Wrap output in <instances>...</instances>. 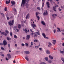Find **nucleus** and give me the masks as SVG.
<instances>
[{
  "mask_svg": "<svg viewBox=\"0 0 64 64\" xmlns=\"http://www.w3.org/2000/svg\"><path fill=\"white\" fill-rule=\"evenodd\" d=\"M29 1H30V0H22V3L21 4V7H24L25 4L26 3V6L28 8L27 6H29L28 3H29Z\"/></svg>",
  "mask_w": 64,
  "mask_h": 64,
  "instance_id": "obj_1",
  "label": "nucleus"
},
{
  "mask_svg": "<svg viewBox=\"0 0 64 64\" xmlns=\"http://www.w3.org/2000/svg\"><path fill=\"white\" fill-rule=\"evenodd\" d=\"M14 20H12V21H11L9 22L8 24L10 26H12L14 24Z\"/></svg>",
  "mask_w": 64,
  "mask_h": 64,
  "instance_id": "obj_2",
  "label": "nucleus"
},
{
  "mask_svg": "<svg viewBox=\"0 0 64 64\" xmlns=\"http://www.w3.org/2000/svg\"><path fill=\"white\" fill-rule=\"evenodd\" d=\"M58 7V6H57V5H56V4L55 7H53V9L54 11H55V12H56V7Z\"/></svg>",
  "mask_w": 64,
  "mask_h": 64,
  "instance_id": "obj_3",
  "label": "nucleus"
},
{
  "mask_svg": "<svg viewBox=\"0 0 64 64\" xmlns=\"http://www.w3.org/2000/svg\"><path fill=\"white\" fill-rule=\"evenodd\" d=\"M32 27H33V28H34V29H35V27H37V26H36V25L35 24H33L32 23Z\"/></svg>",
  "mask_w": 64,
  "mask_h": 64,
  "instance_id": "obj_4",
  "label": "nucleus"
},
{
  "mask_svg": "<svg viewBox=\"0 0 64 64\" xmlns=\"http://www.w3.org/2000/svg\"><path fill=\"white\" fill-rule=\"evenodd\" d=\"M46 12H44L43 14L44 16H46V15H48V11L47 10H46Z\"/></svg>",
  "mask_w": 64,
  "mask_h": 64,
  "instance_id": "obj_5",
  "label": "nucleus"
},
{
  "mask_svg": "<svg viewBox=\"0 0 64 64\" xmlns=\"http://www.w3.org/2000/svg\"><path fill=\"white\" fill-rule=\"evenodd\" d=\"M46 5L48 6V8H50V4H49V2H46Z\"/></svg>",
  "mask_w": 64,
  "mask_h": 64,
  "instance_id": "obj_6",
  "label": "nucleus"
},
{
  "mask_svg": "<svg viewBox=\"0 0 64 64\" xmlns=\"http://www.w3.org/2000/svg\"><path fill=\"white\" fill-rule=\"evenodd\" d=\"M36 15L37 18L38 19V20L39 21V20H40V17L39 16H38V15L37 12H36Z\"/></svg>",
  "mask_w": 64,
  "mask_h": 64,
  "instance_id": "obj_7",
  "label": "nucleus"
},
{
  "mask_svg": "<svg viewBox=\"0 0 64 64\" xmlns=\"http://www.w3.org/2000/svg\"><path fill=\"white\" fill-rule=\"evenodd\" d=\"M30 38V35H28L26 36V40H29Z\"/></svg>",
  "mask_w": 64,
  "mask_h": 64,
  "instance_id": "obj_8",
  "label": "nucleus"
},
{
  "mask_svg": "<svg viewBox=\"0 0 64 64\" xmlns=\"http://www.w3.org/2000/svg\"><path fill=\"white\" fill-rule=\"evenodd\" d=\"M13 10L14 11H15V12L14 13V15H16V14H17V10H16V9L15 8H13Z\"/></svg>",
  "mask_w": 64,
  "mask_h": 64,
  "instance_id": "obj_9",
  "label": "nucleus"
},
{
  "mask_svg": "<svg viewBox=\"0 0 64 64\" xmlns=\"http://www.w3.org/2000/svg\"><path fill=\"white\" fill-rule=\"evenodd\" d=\"M7 44V42L6 40H4V46H6Z\"/></svg>",
  "mask_w": 64,
  "mask_h": 64,
  "instance_id": "obj_10",
  "label": "nucleus"
},
{
  "mask_svg": "<svg viewBox=\"0 0 64 64\" xmlns=\"http://www.w3.org/2000/svg\"><path fill=\"white\" fill-rule=\"evenodd\" d=\"M25 53L26 54H28H28H30V52L28 51H25Z\"/></svg>",
  "mask_w": 64,
  "mask_h": 64,
  "instance_id": "obj_11",
  "label": "nucleus"
},
{
  "mask_svg": "<svg viewBox=\"0 0 64 64\" xmlns=\"http://www.w3.org/2000/svg\"><path fill=\"white\" fill-rule=\"evenodd\" d=\"M29 16V14H28L26 16V19H29L30 18V17Z\"/></svg>",
  "mask_w": 64,
  "mask_h": 64,
  "instance_id": "obj_12",
  "label": "nucleus"
},
{
  "mask_svg": "<svg viewBox=\"0 0 64 64\" xmlns=\"http://www.w3.org/2000/svg\"><path fill=\"white\" fill-rule=\"evenodd\" d=\"M48 47H51L52 46V44L51 42H49L48 43Z\"/></svg>",
  "mask_w": 64,
  "mask_h": 64,
  "instance_id": "obj_13",
  "label": "nucleus"
},
{
  "mask_svg": "<svg viewBox=\"0 0 64 64\" xmlns=\"http://www.w3.org/2000/svg\"><path fill=\"white\" fill-rule=\"evenodd\" d=\"M25 58L27 61H29V58H28V56H27L25 57Z\"/></svg>",
  "mask_w": 64,
  "mask_h": 64,
  "instance_id": "obj_14",
  "label": "nucleus"
},
{
  "mask_svg": "<svg viewBox=\"0 0 64 64\" xmlns=\"http://www.w3.org/2000/svg\"><path fill=\"white\" fill-rule=\"evenodd\" d=\"M7 56H8V58H9V59H10V58H11V55L10 54H7Z\"/></svg>",
  "mask_w": 64,
  "mask_h": 64,
  "instance_id": "obj_15",
  "label": "nucleus"
},
{
  "mask_svg": "<svg viewBox=\"0 0 64 64\" xmlns=\"http://www.w3.org/2000/svg\"><path fill=\"white\" fill-rule=\"evenodd\" d=\"M38 32H36V33L38 35H40V32H39L38 30Z\"/></svg>",
  "mask_w": 64,
  "mask_h": 64,
  "instance_id": "obj_16",
  "label": "nucleus"
},
{
  "mask_svg": "<svg viewBox=\"0 0 64 64\" xmlns=\"http://www.w3.org/2000/svg\"><path fill=\"white\" fill-rule=\"evenodd\" d=\"M10 0H9L8 2V1H6V4L7 5H8V4H9V3H10Z\"/></svg>",
  "mask_w": 64,
  "mask_h": 64,
  "instance_id": "obj_17",
  "label": "nucleus"
},
{
  "mask_svg": "<svg viewBox=\"0 0 64 64\" xmlns=\"http://www.w3.org/2000/svg\"><path fill=\"white\" fill-rule=\"evenodd\" d=\"M46 53L47 54H50V52L49 50H47L46 51Z\"/></svg>",
  "mask_w": 64,
  "mask_h": 64,
  "instance_id": "obj_18",
  "label": "nucleus"
},
{
  "mask_svg": "<svg viewBox=\"0 0 64 64\" xmlns=\"http://www.w3.org/2000/svg\"><path fill=\"white\" fill-rule=\"evenodd\" d=\"M53 42L52 43L54 44V45H55L56 42V40H53Z\"/></svg>",
  "mask_w": 64,
  "mask_h": 64,
  "instance_id": "obj_19",
  "label": "nucleus"
},
{
  "mask_svg": "<svg viewBox=\"0 0 64 64\" xmlns=\"http://www.w3.org/2000/svg\"><path fill=\"white\" fill-rule=\"evenodd\" d=\"M42 36L43 37H44V39H46V34H45L44 33L42 34Z\"/></svg>",
  "mask_w": 64,
  "mask_h": 64,
  "instance_id": "obj_20",
  "label": "nucleus"
},
{
  "mask_svg": "<svg viewBox=\"0 0 64 64\" xmlns=\"http://www.w3.org/2000/svg\"><path fill=\"white\" fill-rule=\"evenodd\" d=\"M11 3L12 5H15V2L14 1H12L11 2Z\"/></svg>",
  "mask_w": 64,
  "mask_h": 64,
  "instance_id": "obj_21",
  "label": "nucleus"
},
{
  "mask_svg": "<svg viewBox=\"0 0 64 64\" xmlns=\"http://www.w3.org/2000/svg\"><path fill=\"white\" fill-rule=\"evenodd\" d=\"M42 24L43 25H45V23L44 22V21H42Z\"/></svg>",
  "mask_w": 64,
  "mask_h": 64,
  "instance_id": "obj_22",
  "label": "nucleus"
},
{
  "mask_svg": "<svg viewBox=\"0 0 64 64\" xmlns=\"http://www.w3.org/2000/svg\"><path fill=\"white\" fill-rule=\"evenodd\" d=\"M18 27L19 29H20L21 28V25L20 24H18Z\"/></svg>",
  "mask_w": 64,
  "mask_h": 64,
  "instance_id": "obj_23",
  "label": "nucleus"
},
{
  "mask_svg": "<svg viewBox=\"0 0 64 64\" xmlns=\"http://www.w3.org/2000/svg\"><path fill=\"white\" fill-rule=\"evenodd\" d=\"M26 34H27V32H29V30H27V29L26 28Z\"/></svg>",
  "mask_w": 64,
  "mask_h": 64,
  "instance_id": "obj_24",
  "label": "nucleus"
},
{
  "mask_svg": "<svg viewBox=\"0 0 64 64\" xmlns=\"http://www.w3.org/2000/svg\"><path fill=\"white\" fill-rule=\"evenodd\" d=\"M60 52L62 54H64V51H62L61 50H60Z\"/></svg>",
  "mask_w": 64,
  "mask_h": 64,
  "instance_id": "obj_25",
  "label": "nucleus"
},
{
  "mask_svg": "<svg viewBox=\"0 0 64 64\" xmlns=\"http://www.w3.org/2000/svg\"><path fill=\"white\" fill-rule=\"evenodd\" d=\"M49 58L51 59H53V58L51 56H49Z\"/></svg>",
  "mask_w": 64,
  "mask_h": 64,
  "instance_id": "obj_26",
  "label": "nucleus"
},
{
  "mask_svg": "<svg viewBox=\"0 0 64 64\" xmlns=\"http://www.w3.org/2000/svg\"><path fill=\"white\" fill-rule=\"evenodd\" d=\"M61 60L63 61L64 64V58H61Z\"/></svg>",
  "mask_w": 64,
  "mask_h": 64,
  "instance_id": "obj_27",
  "label": "nucleus"
},
{
  "mask_svg": "<svg viewBox=\"0 0 64 64\" xmlns=\"http://www.w3.org/2000/svg\"><path fill=\"white\" fill-rule=\"evenodd\" d=\"M25 45L26 47H28V46H29V44H28V43H26Z\"/></svg>",
  "mask_w": 64,
  "mask_h": 64,
  "instance_id": "obj_28",
  "label": "nucleus"
},
{
  "mask_svg": "<svg viewBox=\"0 0 64 64\" xmlns=\"http://www.w3.org/2000/svg\"><path fill=\"white\" fill-rule=\"evenodd\" d=\"M7 40H11V38H9L8 37H7Z\"/></svg>",
  "mask_w": 64,
  "mask_h": 64,
  "instance_id": "obj_29",
  "label": "nucleus"
},
{
  "mask_svg": "<svg viewBox=\"0 0 64 64\" xmlns=\"http://www.w3.org/2000/svg\"><path fill=\"white\" fill-rule=\"evenodd\" d=\"M0 13L1 14L2 17H5V15H4V14H3L2 13H1L0 12Z\"/></svg>",
  "mask_w": 64,
  "mask_h": 64,
  "instance_id": "obj_30",
  "label": "nucleus"
},
{
  "mask_svg": "<svg viewBox=\"0 0 64 64\" xmlns=\"http://www.w3.org/2000/svg\"><path fill=\"white\" fill-rule=\"evenodd\" d=\"M45 59L46 61H48V58L47 57L46 58H44Z\"/></svg>",
  "mask_w": 64,
  "mask_h": 64,
  "instance_id": "obj_31",
  "label": "nucleus"
},
{
  "mask_svg": "<svg viewBox=\"0 0 64 64\" xmlns=\"http://www.w3.org/2000/svg\"><path fill=\"white\" fill-rule=\"evenodd\" d=\"M14 38H15L16 39H17L18 38L17 36L16 35H15L14 36Z\"/></svg>",
  "mask_w": 64,
  "mask_h": 64,
  "instance_id": "obj_32",
  "label": "nucleus"
},
{
  "mask_svg": "<svg viewBox=\"0 0 64 64\" xmlns=\"http://www.w3.org/2000/svg\"><path fill=\"white\" fill-rule=\"evenodd\" d=\"M1 49L3 51H5V48L3 47H2L1 48Z\"/></svg>",
  "mask_w": 64,
  "mask_h": 64,
  "instance_id": "obj_33",
  "label": "nucleus"
},
{
  "mask_svg": "<svg viewBox=\"0 0 64 64\" xmlns=\"http://www.w3.org/2000/svg\"><path fill=\"white\" fill-rule=\"evenodd\" d=\"M48 63H50V64H51L52 63V61L51 60H49L48 61Z\"/></svg>",
  "mask_w": 64,
  "mask_h": 64,
  "instance_id": "obj_34",
  "label": "nucleus"
},
{
  "mask_svg": "<svg viewBox=\"0 0 64 64\" xmlns=\"http://www.w3.org/2000/svg\"><path fill=\"white\" fill-rule=\"evenodd\" d=\"M34 34L35 35L34 36V37H37V36H38L35 33H34Z\"/></svg>",
  "mask_w": 64,
  "mask_h": 64,
  "instance_id": "obj_35",
  "label": "nucleus"
},
{
  "mask_svg": "<svg viewBox=\"0 0 64 64\" xmlns=\"http://www.w3.org/2000/svg\"><path fill=\"white\" fill-rule=\"evenodd\" d=\"M40 64H47L46 63H45L44 62H41Z\"/></svg>",
  "mask_w": 64,
  "mask_h": 64,
  "instance_id": "obj_36",
  "label": "nucleus"
},
{
  "mask_svg": "<svg viewBox=\"0 0 64 64\" xmlns=\"http://www.w3.org/2000/svg\"><path fill=\"white\" fill-rule=\"evenodd\" d=\"M57 29H58V30H59V31H60V32H61V31L60 30V28H57Z\"/></svg>",
  "mask_w": 64,
  "mask_h": 64,
  "instance_id": "obj_37",
  "label": "nucleus"
},
{
  "mask_svg": "<svg viewBox=\"0 0 64 64\" xmlns=\"http://www.w3.org/2000/svg\"><path fill=\"white\" fill-rule=\"evenodd\" d=\"M6 32L7 34H9V31H8L6 30Z\"/></svg>",
  "mask_w": 64,
  "mask_h": 64,
  "instance_id": "obj_38",
  "label": "nucleus"
},
{
  "mask_svg": "<svg viewBox=\"0 0 64 64\" xmlns=\"http://www.w3.org/2000/svg\"><path fill=\"white\" fill-rule=\"evenodd\" d=\"M38 42V40H35L34 41V42Z\"/></svg>",
  "mask_w": 64,
  "mask_h": 64,
  "instance_id": "obj_39",
  "label": "nucleus"
},
{
  "mask_svg": "<svg viewBox=\"0 0 64 64\" xmlns=\"http://www.w3.org/2000/svg\"><path fill=\"white\" fill-rule=\"evenodd\" d=\"M4 10L5 11H7V8H5Z\"/></svg>",
  "mask_w": 64,
  "mask_h": 64,
  "instance_id": "obj_40",
  "label": "nucleus"
},
{
  "mask_svg": "<svg viewBox=\"0 0 64 64\" xmlns=\"http://www.w3.org/2000/svg\"><path fill=\"white\" fill-rule=\"evenodd\" d=\"M37 9L38 10H40V8L39 7H38L37 8Z\"/></svg>",
  "mask_w": 64,
  "mask_h": 64,
  "instance_id": "obj_41",
  "label": "nucleus"
},
{
  "mask_svg": "<svg viewBox=\"0 0 64 64\" xmlns=\"http://www.w3.org/2000/svg\"><path fill=\"white\" fill-rule=\"evenodd\" d=\"M54 33H56V30H54Z\"/></svg>",
  "mask_w": 64,
  "mask_h": 64,
  "instance_id": "obj_42",
  "label": "nucleus"
},
{
  "mask_svg": "<svg viewBox=\"0 0 64 64\" xmlns=\"http://www.w3.org/2000/svg\"><path fill=\"white\" fill-rule=\"evenodd\" d=\"M10 35L11 36H12L13 35V33L12 32H11L10 33Z\"/></svg>",
  "mask_w": 64,
  "mask_h": 64,
  "instance_id": "obj_43",
  "label": "nucleus"
},
{
  "mask_svg": "<svg viewBox=\"0 0 64 64\" xmlns=\"http://www.w3.org/2000/svg\"><path fill=\"white\" fill-rule=\"evenodd\" d=\"M16 27L15 26H14V30H16Z\"/></svg>",
  "mask_w": 64,
  "mask_h": 64,
  "instance_id": "obj_44",
  "label": "nucleus"
},
{
  "mask_svg": "<svg viewBox=\"0 0 64 64\" xmlns=\"http://www.w3.org/2000/svg\"><path fill=\"white\" fill-rule=\"evenodd\" d=\"M7 35V34L5 32L4 34V35H5L6 36Z\"/></svg>",
  "mask_w": 64,
  "mask_h": 64,
  "instance_id": "obj_45",
  "label": "nucleus"
},
{
  "mask_svg": "<svg viewBox=\"0 0 64 64\" xmlns=\"http://www.w3.org/2000/svg\"><path fill=\"white\" fill-rule=\"evenodd\" d=\"M8 46L9 49H10V44H8Z\"/></svg>",
  "mask_w": 64,
  "mask_h": 64,
  "instance_id": "obj_46",
  "label": "nucleus"
},
{
  "mask_svg": "<svg viewBox=\"0 0 64 64\" xmlns=\"http://www.w3.org/2000/svg\"><path fill=\"white\" fill-rule=\"evenodd\" d=\"M22 46H25V44H22Z\"/></svg>",
  "mask_w": 64,
  "mask_h": 64,
  "instance_id": "obj_47",
  "label": "nucleus"
},
{
  "mask_svg": "<svg viewBox=\"0 0 64 64\" xmlns=\"http://www.w3.org/2000/svg\"><path fill=\"white\" fill-rule=\"evenodd\" d=\"M59 11H62V9H60V8H59Z\"/></svg>",
  "mask_w": 64,
  "mask_h": 64,
  "instance_id": "obj_48",
  "label": "nucleus"
},
{
  "mask_svg": "<svg viewBox=\"0 0 64 64\" xmlns=\"http://www.w3.org/2000/svg\"><path fill=\"white\" fill-rule=\"evenodd\" d=\"M1 34L2 35H4V34H5V32H2V33Z\"/></svg>",
  "mask_w": 64,
  "mask_h": 64,
  "instance_id": "obj_49",
  "label": "nucleus"
},
{
  "mask_svg": "<svg viewBox=\"0 0 64 64\" xmlns=\"http://www.w3.org/2000/svg\"><path fill=\"white\" fill-rule=\"evenodd\" d=\"M50 1L51 3H53V0H50Z\"/></svg>",
  "mask_w": 64,
  "mask_h": 64,
  "instance_id": "obj_50",
  "label": "nucleus"
},
{
  "mask_svg": "<svg viewBox=\"0 0 64 64\" xmlns=\"http://www.w3.org/2000/svg\"><path fill=\"white\" fill-rule=\"evenodd\" d=\"M16 31H17V32H18L19 31V30L18 29H16Z\"/></svg>",
  "mask_w": 64,
  "mask_h": 64,
  "instance_id": "obj_51",
  "label": "nucleus"
},
{
  "mask_svg": "<svg viewBox=\"0 0 64 64\" xmlns=\"http://www.w3.org/2000/svg\"><path fill=\"white\" fill-rule=\"evenodd\" d=\"M2 57H4V54H2Z\"/></svg>",
  "mask_w": 64,
  "mask_h": 64,
  "instance_id": "obj_52",
  "label": "nucleus"
},
{
  "mask_svg": "<svg viewBox=\"0 0 64 64\" xmlns=\"http://www.w3.org/2000/svg\"><path fill=\"white\" fill-rule=\"evenodd\" d=\"M6 60L7 61H8V60H9V59L7 58H6Z\"/></svg>",
  "mask_w": 64,
  "mask_h": 64,
  "instance_id": "obj_53",
  "label": "nucleus"
},
{
  "mask_svg": "<svg viewBox=\"0 0 64 64\" xmlns=\"http://www.w3.org/2000/svg\"><path fill=\"white\" fill-rule=\"evenodd\" d=\"M39 50L40 51L42 50V48H39Z\"/></svg>",
  "mask_w": 64,
  "mask_h": 64,
  "instance_id": "obj_54",
  "label": "nucleus"
},
{
  "mask_svg": "<svg viewBox=\"0 0 64 64\" xmlns=\"http://www.w3.org/2000/svg\"><path fill=\"white\" fill-rule=\"evenodd\" d=\"M7 18L8 20H9V17H7Z\"/></svg>",
  "mask_w": 64,
  "mask_h": 64,
  "instance_id": "obj_55",
  "label": "nucleus"
},
{
  "mask_svg": "<svg viewBox=\"0 0 64 64\" xmlns=\"http://www.w3.org/2000/svg\"><path fill=\"white\" fill-rule=\"evenodd\" d=\"M3 44L2 43H1L0 44V45H1V46H2V45H3Z\"/></svg>",
  "mask_w": 64,
  "mask_h": 64,
  "instance_id": "obj_56",
  "label": "nucleus"
},
{
  "mask_svg": "<svg viewBox=\"0 0 64 64\" xmlns=\"http://www.w3.org/2000/svg\"><path fill=\"white\" fill-rule=\"evenodd\" d=\"M41 9H42V10L43 11H44V9L43 8H42Z\"/></svg>",
  "mask_w": 64,
  "mask_h": 64,
  "instance_id": "obj_57",
  "label": "nucleus"
},
{
  "mask_svg": "<svg viewBox=\"0 0 64 64\" xmlns=\"http://www.w3.org/2000/svg\"><path fill=\"white\" fill-rule=\"evenodd\" d=\"M34 34V33L33 32H32L31 33V34L32 35H33Z\"/></svg>",
  "mask_w": 64,
  "mask_h": 64,
  "instance_id": "obj_58",
  "label": "nucleus"
},
{
  "mask_svg": "<svg viewBox=\"0 0 64 64\" xmlns=\"http://www.w3.org/2000/svg\"><path fill=\"white\" fill-rule=\"evenodd\" d=\"M55 14H53L52 15V16H53V17H54V16H55Z\"/></svg>",
  "mask_w": 64,
  "mask_h": 64,
  "instance_id": "obj_59",
  "label": "nucleus"
},
{
  "mask_svg": "<svg viewBox=\"0 0 64 64\" xmlns=\"http://www.w3.org/2000/svg\"><path fill=\"white\" fill-rule=\"evenodd\" d=\"M43 3H42V5H44V3L45 2H43Z\"/></svg>",
  "mask_w": 64,
  "mask_h": 64,
  "instance_id": "obj_60",
  "label": "nucleus"
},
{
  "mask_svg": "<svg viewBox=\"0 0 64 64\" xmlns=\"http://www.w3.org/2000/svg\"><path fill=\"white\" fill-rule=\"evenodd\" d=\"M46 38L47 39H49V38H48V37H46Z\"/></svg>",
  "mask_w": 64,
  "mask_h": 64,
  "instance_id": "obj_61",
  "label": "nucleus"
},
{
  "mask_svg": "<svg viewBox=\"0 0 64 64\" xmlns=\"http://www.w3.org/2000/svg\"><path fill=\"white\" fill-rule=\"evenodd\" d=\"M31 45L32 46L33 45V42H31Z\"/></svg>",
  "mask_w": 64,
  "mask_h": 64,
  "instance_id": "obj_62",
  "label": "nucleus"
},
{
  "mask_svg": "<svg viewBox=\"0 0 64 64\" xmlns=\"http://www.w3.org/2000/svg\"><path fill=\"white\" fill-rule=\"evenodd\" d=\"M23 39H25V37H24L23 38Z\"/></svg>",
  "mask_w": 64,
  "mask_h": 64,
  "instance_id": "obj_63",
  "label": "nucleus"
},
{
  "mask_svg": "<svg viewBox=\"0 0 64 64\" xmlns=\"http://www.w3.org/2000/svg\"><path fill=\"white\" fill-rule=\"evenodd\" d=\"M62 46H64V43L63 44H62Z\"/></svg>",
  "mask_w": 64,
  "mask_h": 64,
  "instance_id": "obj_64",
  "label": "nucleus"
}]
</instances>
